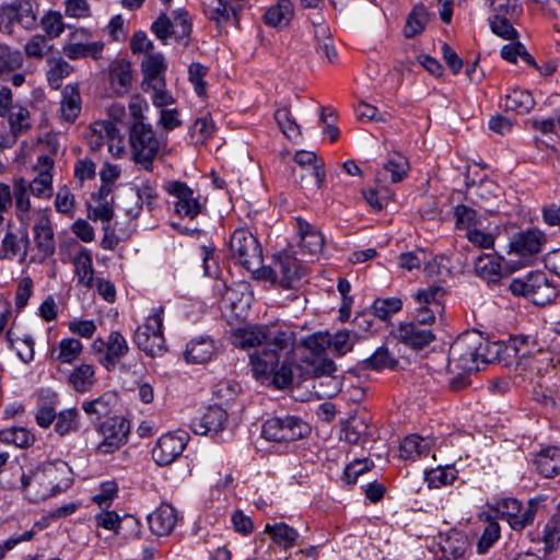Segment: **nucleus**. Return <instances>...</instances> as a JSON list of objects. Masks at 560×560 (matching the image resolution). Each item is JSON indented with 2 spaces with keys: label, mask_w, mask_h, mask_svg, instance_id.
Here are the masks:
<instances>
[{
  "label": "nucleus",
  "mask_w": 560,
  "mask_h": 560,
  "mask_svg": "<svg viewBox=\"0 0 560 560\" xmlns=\"http://www.w3.org/2000/svg\"><path fill=\"white\" fill-rule=\"evenodd\" d=\"M40 26L44 35L49 36L50 39L59 37L66 28L61 13L51 10L42 16Z\"/></svg>",
  "instance_id": "bf43d9fd"
},
{
  "label": "nucleus",
  "mask_w": 560,
  "mask_h": 560,
  "mask_svg": "<svg viewBox=\"0 0 560 560\" xmlns=\"http://www.w3.org/2000/svg\"><path fill=\"white\" fill-rule=\"evenodd\" d=\"M271 272L276 279H279L281 285L284 288L294 287V283L304 276V270L300 262L287 254L278 257L271 268Z\"/></svg>",
  "instance_id": "aec40b11"
},
{
  "label": "nucleus",
  "mask_w": 560,
  "mask_h": 560,
  "mask_svg": "<svg viewBox=\"0 0 560 560\" xmlns=\"http://www.w3.org/2000/svg\"><path fill=\"white\" fill-rule=\"evenodd\" d=\"M96 431L103 438L96 446V452L106 455L116 452L127 443L130 424L125 418L114 416L101 421L96 425Z\"/></svg>",
  "instance_id": "1a4fd4ad"
},
{
  "label": "nucleus",
  "mask_w": 560,
  "mask_h": 560,
  "mask_svg": "<svg viewBox=\"0 0 560 560\" xmlns=\"http://www.w3.org/2000/svg\"><path fill=\"white\" fill-rule=\"evenodd\" d=\"M384 172L390 174L393 183L401 182L408 174L409 162L406 156L398 152L389 154L383 167Z\"/></svg>",
  "instance_id": "4d7b16f0"
},
{
  "label": "nucleus",
  "mask_w": 560,
  "mask_h": 560,
  "mask_svg": "<svg viewBox=\"0 0 560 560\" xmlns=\"http://www.w3.org/2000/svg\"><path fill=\"white\" fill-rule=\"evenodd\" d=\"M402 302L397 298L377 299L374 301L372 310L376 317L386 320L393 314L401 310Z\"/></svg>",
  "instance_id": "680f3d73"
},
{
  "label": "nucleus",
  "mask_w": 560,
  "mask_h": 560,
  "mask_svg": "<svg viewBox=\"0 0 560 560\" xmlns=\"http://www.w3.org/2000/svg\"><path fill=\"white\" fill-rule=\"evenodd\" d=\"M454 215L456 218V228L459 230H472V226L477 224V212L465 206L459 205L454 209Z\"/></svg>",
  "instance_id": "338daca9"
},
{
  "label": "nucleus",
  "mask_w": 560,
  "mask_h": 560,
  "mask_svg": "<svg viewBox=\"0 0 560 560\" xmlns=\"http://www.w3.org/2000/svg\"><path fill=\"white\" fill-rule=\"evenodd\" d=\"M501 57L510 62H516L517 57L522 58L526 63L537 67L534 58L527 52L521 43H511L504 45L501 49Z\"/></svg>",
  "instance_id": "e2e57ef3"
},
{
  "label": "nucleus",
  "mask_w": 560,
  "mask_h": 560,
  "mask_svg": "<svg viewBox=\"0 0 560 560\" xmlns=\"http://www.w3.org/2000/svg\"><path fill=\"white\" fill-rule=\"evenodd\" d=\"M81 113V95L78 84H67L61 92L60 116L73 122Z\"/></svg>",
  "instance_id": "c85d7f7f"
},
{
  "label": "nucleus",
  "mask_w": 560,
  "mask_h": 560,
  "mask_svg": "<svg viewBox=\"0 0 560 560\" xmlns=\"http://www.w3.org/2000/svg\"><path fill=\"white\" fill-rule=\"evenodd\" d=\"M94 522L97 527L114 532L116 535L120 534L124 524L135 526L137 528L139 527L138 521L132 516H125L121 518L114 511H102L95 515Z\"/></svg>",
  "instance_id": "79ce46f5"
},
{
  "label": "nucleus",
  "mask_w": 560,
  "mask_h": 560,
  "mask_svg": "<svg viewBox=\"0 0 560 560\" xmlns=\"http://www.w3.org/2000/svg\"><path fill=\"white\" fill-rule=\"evenodd\" d=\"M74 273L81 285L91 288L94 280V268L91 253L83 248L72 258Z\"/></svg>",
  "instance_id": "ea45409f"
},
{
  "label": "nucleus",
  "mask_w": 560,
  "mask_h": 560,
  "mask_svg": "<svg viewBox=\"0 0 560 560\" xmlns=\"http://www.w3.org/2000/svg\"><path fill=\"white\" fill-rule=\"evenodd\" d=\"M213 353V341L208 337H201L191 340L186 346L185 359L188 363L203 364L212 358Z\"/></svg>",
  "instance_id": "4c0bfd02"
},
{
  "label": "nucleus",
  "mask_w": 560,
  "mask_h": 560,
  "mask_svg": "<svg viewBox=\"0 0 560 560\" xmlns=\"http://www.w3.org/2000/svg\"><path fill=\"white\" fill-rule=\"evenodd\" d=\"M166 65L162 54H150L142 61L144 79L152 84L159 83V85H163L161 75L164 73Z\"/></svg>",
  "instance_id": "8fccbe9b"
},
{
  "label": "nucleus",
  "mask_w": 560,
  "mask_h": 560,
  "mask_svg": "<svg viewBox=\"0 0 560 560\" xmlns=\"http://www.w3.org/2000/svg\"><path fill=\"white\" fill-rule=\"evenodd\" d=\"M31 192L26 188V179L23 177L13 180L12 198L15 201V210L18 219L24 223L27 220L31 210Z\"/></svg>",
  "instance_id": "c03bdc74"
},
{
  "label": "nucleus",
  "mask_w": 560,
  "mask_h": 560,
  "mask_svg": "<svg viewBox=\"0 0 560 560\" xmlns=\"http://www.w3.org/2000/svg\"><path fill=\"white\" fill-rule=\"evenodd\" d=\"M478 365L487 364V363H506V350H511L512 348H506L505 342L501 341H489L483 340L480 335H478Z\"/></svg>",
  "instance_id": "72a5a7b5"
},
{
  "label": "nucleus",
  "mask_w": 560,
  "mask_h": 560,
  "mask_svg": "<svg viewBox=\"0 0 560 560\" xmlns=\"http://www.w3.org/2000/svg\"><path fill=\"white\" fill-rule=\"evenodd\" d=\"M97 205L95 207H89L88 209V218L90 220H101L106 225L109 224L110 220L114 217V209L112 207L113 201H96Z\"/></svg>",
  "instance_id": "774afa93"
},
{
  "label": "nucleus",
  "mask_w": 560,
  "mask_h": 560,
  "mask_svg": "<svg viewBox=\"0 0 560 560\" xmlns=\"http://www.w3.org/2000/svg\"><path fill=\"white\" fill-rule=\"evenodd\" d=\"M328 345H331L339 354H345L352 348L350 332L347 330L338 331L332 337L313 335L305 340V346L316 352L325 350Z\"/></svg>",
  "instance_id": "b1692460"
},
{
  "label": "nucleus",
  "mask_w": 560,
  "mask_h": 560,
  "mask_svg": "<svg viewBox=\"0 0 560 560\" xmlns=\"http://www.w3.org/2000/svg\"><path fill=\"white\" fill-rule=\"evenodd\" d=\"M70 467L62 460L44 463L22 474V490L32 502L46 500L70 486Z\"/></svg>",
  "instance_id": "f03ea898"
},
{
  "label": "nucleus",
  "mask_w": 560,
  "mask_h": 560,
  "mask_svg": "<svg viewBox=\"0 0 560 560\" xmlns=\"http://www.w3.org/2000/svg\"><path fill=\"white\" fill-rule=\"evenodd\" d=\"M83 345L75 338H63L50 350V359L60 364H71L82 353Z\"/></svg>",
  "instance_id": "473e14b6"
},
{
  "label": "nucleus",
  "mask_w": 560,
  "mask_h": 560,
  "mask_svg": "<svg viewBox=\"0 0 560 560\" xmlns=\"http://www.w3.org/2000/svg\"><path fill=\"white\" fill-rule=\"evenodd\" d=\"M30 248V236L26 230L20 234L13 231H7L1 242L0 259L12 260L19 257V261L23 264L26 260Z\"/></svg>",
  "instance_id": "f3484780"
},
{
  "label": "nucleus",
  "mask_w": 560,
  "mask_h": 560,
  "mask_svg": "<svg viewBox=\"0 0 560 560\" xmlns=\"http://www.w3.org/2000/svg\"><path fill=\"white\" fill-rule=\"evenodd\" d=\"M478 335L464 334L451 346L448 351V364L453 370L463 372L479 371L478 365Z\"/></svg>",
  "instance_id": "6e6552de"
},
{
  "label": "nucleus",
  "mask_w": 560,
  "mask_h": 560,
  "mask_svg": "<svg viewBox=\"0 0 560 560\" xmlns=\"http://www.w3.org/2000/svg\"><path fill=\"white\" fill-rule=\"evenodd\" d=\"M296 223L300 235V246L303 253L310 255L319 253L324 246V237L322 234L301 218L296 219Z\"/></svg>",
  "instance_id": "2f4dec72"
},
{
  "label": "nucleus",
  "mask_w": 560,
  "mask_h": 560,
  "mask_svg": "<svg viewBox=\"0 0 560 560\" xmlns=\"http://www.w3.org/2000/svg\"><path fill=\"white\" fill-rule=\"evenodd\" d=\"M486 520L488 524L483 528L481 537L477 544V550L479 553L487 552L501 536V527L499 523L490 516H487Z\"/></svg>",
  "instance_id": "052dcab7"
},
{
  "label": "nucleus",
  "mask_w": 560,
  "mask_h": 560,
  "mask_svg": "<svg viewBox=\"0 0 560 560\" xmlns=\"http://www.w3.org/2000/svg\"><path fill=\"white\" fill-rule=\"evenodd\" d=\"M233 343L242 349L256 348L249 358L257 377L272 376L278 388L292 383L295 361V334L279 323L253 325L234 330Z\"/></svg>",
  "instance_id": "f257e3e1"
},
{
  "label": "nucleus",
  "mask_w": 560,
  "mask_h": 560,
  "mask_svg": "<svg viewBox=\"0 0 560 560\" xmlns=\"http://www.w3.org/2000/svg\"><path fill=\"white\" fill-rule=\"evenodd\" d=\"M397 337L402 343L415 349H421L434 340V334L430 327L413 320L401 324Z\"/></svg>",
  "instance_id": "6ab92c4d"
},
{
  "label": "nucleus",
  "mask_w": 560,
  "mask_h": 560,
  "mask_svg": "<svg viewBox=\"0 0 560 560\" xmlns=\"http://www.w3.org/2000/svg\"><path fill=\"white\" fill-rule=\"evenodd\" d=\"M476 273L490 283H497L501 279V265L492 256H479L475 261Z\"/></svg>",
  "instance_id": "09e8293b"
},
{
  "label": "nucleus",
  "mask_w": 560,
  "mask_h": 560,
  "mask_svg": "<svg viewBox=\"0 0 560 560\" xmlns=\"http://www.w3.org/2000/svg\"><path fill=\"white\" fill-rule=\"evenodd\" d=\"M428 22L429 13L425 7L422 3L416 4L406 20V24L404 26L405 37L412 38L422 33Z\"/></svg>",
  "instance_id": "a18cd8bd"
},
{
  "label": "nucleus",
  "mask_w": 560,
  "mask_h": 560,
  "mask_svg": "<svg viewBox=\"0 0 560 560\" xmlns=\"http://www.w3.org/2000/svg\"><path fill=\"white\" fill-rule=\"evenodd\" d=\"M534 105L535 101L530 92L520 89H513L509 94H506L503 103V106L508 110H514L522 114L529 113Z\"/></svg>",
  "instance_id": "49530a36"
},
{
  "label": "nucleus",
  "mask_w": 560,
  "mask_h": 560,
  "mask_svg": "<svg viewBox=\"0 0 560 560\" xmlns=\"http://www.w3.org/2000/svg\"><path fill=\"white\" fill-rule=\"evenodd\" d=\"M230 256L248 271H256L262 264V253L258 241L246 229L233 232L229 243Z\"/></svg>",
  "instance_id": "0eeeda50"
},
{
  "label": "nucleus",
  "mask_w": 560,
  "mask_h": 560,
  "mask_svg": "<svg viewBox=\"0 0 560 560\" xmlns=\"http://www.w3.org/2000/svg\"><path fill=\"white\" fill-rule=\"evenodd\" d=\"M67 383L79 394L90 392L96 384L94 366L88 363L75 366L68 374Z\"/></svg>",
  "instance_id": "c756f323"
},
{
  "label": "nucleus",
  "mask_w": 560,
  "mask_h": 560,
  "mask_svg": "<svg viewBox=\"0 0 560 560\" xmlns=\"http://www.w3.org/2000/svg\"><path fill=\"white\" fill-rule=\"evenodd\" d=\"M457 478L454 466H439L425 471V480L430 488H441L451 485Z\"/></svg>",
  "instance_id": "603ef678"
},
{
  "label": "nucleus",
  "mask_w": 560,
  "mask_h": 560,
  "mask_svg": "<svg viewBox=\"0 0 560 560\" xmlns=\"http://www.w3.org/2000/svg\"><path fill=\"white\" fill-rule=\"evenodd\" d=\"M490 509L495 514L508 522L513 530L521 532L528 525H532L536 518L539 509V502L532 499L527 502L526 506L513 498H504L495 500Z\"/></svg>",
  "instance_id": "39448f33"
},
{
  "label": "nucleus",
  "mask_w": 560,
  "mask_h": 560,
  "mask_svg": "<svg viewBox=\"0 0 560 560\" xmlns=\"http://www.w3.org/2000/svg\"><path fill=\"white\" fill-rule=\"evenodd\" d=\"M188 434L185 431L162 435L152 450V457L160 466L172 464L185 450Z\"/></svg>",
  "instance_id": "f8f14e48"
},
{
  "label": "nucleus",
  "mask_w": 560,
  "mask_h": 560,
  "mask_svg": "<svg viewBox=\"0 0 560 560\" xmlns=\"http://www.w3.org/2000/svg\"><path fill=\"white\" fill-rule=\"evenodd\" d=\"M336 372V365L331 360H323L314 368V376L316 384L314 387H322L325 378L329 382V388L322 390V396L331 397L340 390V382L334 376Z\"/></svg>",
  "instance_id": "f704fd0d"
},
{
  "label": "nucleus",
  "mask_w": 560,
  "mask_h": 560,
  "mask_svg": "<svg viewBox=\"0 0 560 560\" xmlns=\"http://www.w3.org/2000/svg\"><path fill=\"white\" fill-rule=\"evenodd\" d=\"M151 31L163 44H166L170 38L180 42L190 35L191 22L188 13L183 10L175 11L173 19L162 13L152 23Z\"/></svg>",
  "instance_id": "9d476101"
},
{
  "label": "nucleus",
  "mask_w": 560,
  "mask_h": 560,
  "mask_svg": "<svg viewBox=\"0 0 560 560\" xmlns=\"http://www.w3.org/2000/svg\"><path fill=\"white\" fill-rule=\"evenodd\" d=\"M86 140L90 148L94 151L107 144L108 151L114 156H119L125 150L124 138L116 125L110 120L93 122L86 133Z\"/></svg>",
  "instance_id": "9b49d317"
},
{
  "label": "nucleus",
  "mask_w": 560,
  "mask_h": 560,
  "mask_svg": "<svg viewBox=\"0 0 560 560\" xmlns=\"http://www.w3.org/2000/svg\"><path fill=\"white\" fill-rule=\"evenodd\" d=\"M399 451L404 459L421 458L430 454V442L417 434H411L404 439Z\"/></svg>",
  "instance_id": "37998d69"
},
{
  "label": "nucleus",
  "mask_w": 560,
  "mask_h": 560,
  "mask_svg": "<svg viewBox=\"0 0 560 560\" xmlns=\"http://www.w3.org/2000/svg\"><path fill=\"white\" fill-rule=\"evenodd\" d=\"M294 161L302 171H310V182L316 189H320L326 177L324 162L314 152L306 150L298 151Z\"/></svg>",
  "instance_id": "393cba45"
},
{
  "label": "nucleus",
  "mask_w": 560,
  "mask_h": 560,
  "mask_svg": "<svg viewBox=\"0 0 560 560\" xmlns=\"http://www.w3.org/2000/svg\"><path fill=\"white\" fill-rule=\"evenodd\" d=\"M293 16V5L291 0H279L264 15L266 24L277 27L287 25Z\"/></svg>",
  "instance_id": "de8ad7c7"
},
{
  "label": "nucleus",
  "mask_w": 560,
  "mask_h": 560,
  "mask_svg": "<svg viewBox=\"0 0 560 560\" xmlns=\"http://www.w3.org/2000/svg\"><path fill=\"white\" fill-rule=\"evenodd\" d=\"M265 533L283 549L292 548L300 536L296 529L285 523L266 524Z\"/></svg>",
  "instance_id": "a19ab883"
},
{
  "label": "nucleus",
  "mask_w": 560,
  "mask_h": 560,
  "mask_svg": "<svg viewBox=\"0 0 560 560\" xmlns=\"http://www.w3.org/2000/svg\"><path fill=\"white\" fill-rule=\"evenodd\" d=\"M546 242V234L533 228L516 233L510 242V247L518 256L528 257L541 252Z\"/></svg>",
  "instance_id": "4468645a"
},
{
  "label": "nucleus",
  "mask_w": 560,
  "mask_h": 560,
  "mask_svg": "<svg viewBox=\"0 0 560 560\" xmlns=\"http://www.w3.org/2000/svg\"><path fill=\"white\" fill-rule=\"evenodd\" d=\"M440 549L446 560H459L468 549V539L460 532H451L442 538Z\"/></svg>",
  "instance_id": "e433bc0d"
},
{
  "label": "nucleus",
  "mask_w": 560,
  "mask_h": 560,
  "mask_svg": "<svg viewBox=\"0 0 560 560\" xmlns=\"http://www.w3.org/2000/svg\"><path fill=\"white\" fill-rule=\"evenodd\" d=\"M228 421L226 411L218 406H210L207 410L198 418L191 421L190 428L196 434H210L217 435L224 428Z\"/></svg>",
  "instance_id": "2eb2a0df"
},
{
  "label": "nucleus",
  "mask_w": 560,
  "mask_h": 560,
  "mask_svg": "<svg viewBox=\"0 0 560 560\" xmlns=\"http://www.w3.org/2000/svg\"><path fill=\"white\" fill-rule=\"evenodd\" d=\"M529 300L536 305H546L557 296L556 287L544 272L532 273Z\"/></svg>",
  "instance_id": "cd10ccee"
},
{
  "label": "nucleus",
  "mask_w": 560,
  "mask_h": 560,
  "mask_svg": "<svg viewBox=\"0 0 560 560\" xmlns=\"http://www.w3.org/2000/svg\"><path fill=\"white\" fill-rule=\"evenodd\" d=\"M506 348H512L511 350H506V357L512 358H526L532 355L536 350L535 339L528 336H516L509 340L505 343Z\"/></svg>",
  "instance_id": "13d9d810"
},
{
  "label": "nucleus",
  "mask_w": 560,
  "mask_h": 560,
  "mask_svg": "<svg viewBox=\"0 0 560 560\" xmlns=\"http://www.w3.org/2000/svg\"><path fill=\"white\" fill-rule=\"evenodd\" d=\"M275 119L283 135L293 142L302 139L301 128L295 121L289 108L283 107L275 113Z\"/></svg>",
  "instance_id": "3c124183"
},
{
  "label": "nucleus",
  "mask_w": 560,
  "mask_h": 560,
  "mask_svg": "<svg viewBox=\"0 0 560 560\" xmlns=\"http://www.w3.org/2000/svg\"><path fill=\"white\" fill-rule=\"evenodd\" d=\"M397 361L390 355L389 351L385 347L377 348L374 353L360 362L362 370H384L393 369Z\"/></svg>",
  "instance_id": "5fc2aeb1"
},
{
  "label": "nucleus",
  "mask_w": 560,
  "mask_h": 560,
  "mask_svg": "<svg viewBox=\"0 0 560 560\" xmlns=\"http://www.w3.org/2000/svg\"><path fill=\"white\" fill-rule=\"evenodd\" d=\"M0 442L23 448L33 444L34 435L23 427H12L0 430Z\"/></svg>",
  "instance_id": "864d4df0"
},
{
  "label": "nucleus",
  "mask_w": 560,
  "mask_h": 560,
  "mask_svg": "<svg viewBox=\"0 0 560 560\" xmlns=\"http://www.w3.org/2000/svg\"><path fill=\"white\" fill-rule=\"evenodd\" d=\"M118 405V398L115 393L106 392L95 399L82 402V410L88 416H95L96 419L110 418Z\"/></svg>",
  "instance_id": "7c9ffc66"
},
{
  "label": "nucleus",
  "mask_w": 560,
  "mask_h": 560,
  "mask_svg": "<svg viewBox=\"0 0 560 560\" xmlns=\"http://www.w3.org/2000/svg\"><path fill=\"white\" fill-rule=\"evenodd\" d=\"M513 18H505L502 15H492L490 18V27L494 34L504 39H515L517 32L511 24Z\"/></svg>",
  "instance_id": "0e129e2a"
},
{
  "label": "nucleus",
  "mask_w": 560,
  "mask_h": 560,
  "mask_svg": "<svg viewBox=\"0 0 560 560\" xmlns=\"http://www.w3.org/2000/svg\"><path fill=\"white\" fill-rule=\"evenodd\" d=\"M34 242L43 258H47L55 253V236L48 213L43 212L38 215L33 228Z\"/></svg>",
  "instance_id": "4be33fe9"
},
{
  "label": "nucleus",
  "mask_w": 560,
  "mask_h": 560,
  "mask_svg": "<svg viewBox=\"0 0 560 560\" xmlns=\"http://www.w3.org/2000/svg\"><path fill=\"white\" fill-rule=\"evenodd\" d=\"M162 314V307L153 308L133 334V342L150 357H160L166 351Z\"/></svg>",
  "instance_id": "20e7f679"
},
{
  "label": "nucleus",
  "mask_w": 560,
  "mask_h": 560,
  "mask_svg": "<svg viewBox=\"0 0 560 560\" xmlns=\"http://www.w3.org/2000/svg\"><path fill=\"white\" fill-rule=\"evenodd\" d=\"M46 65L47 82L49 86L55 90L60 89L63 80L68 78L73 71V67L58 52L54 57L48 58Z\"/></svg>",
  "instance_id": "c9c22d12"
},
{
  "label": "nucleus",
  "mask_w": 560,
  "mask_h": 560,
  "mask_svg": "<svg viewBox=\"0 0 560 560\" xmlns=\"http://www.w3.org/2000/svg\"><path fill=\"white\" fill-rule=\"evenodd\" d=\"M54 161L47 155L39 156L36 168L37 176L32 180H26V188L37 198H50L52 196V175L50 173Z\"/></svg>",
  "instance_id": "dca6fc26"
},
{
  "label": "nucleus",
  "mask_w": 560,
  "mask_h": 560,
  "mask_svg": "<svg viewBox=\"0 0 560 560\" xmlns=\"http://www.w3.org/2000/svg\"><path fill=\"white\" fill-rule=\"evenodd\" d=\"M538 472L546 477L552 478L560 472V448L548 447L542 450L535 459Z\"/></svg>",
  "instance_id": "58836bf2"
},
{
  "label": "nucleus",
  "mask_w": 560,
  "mask_h": 560,
  "mask_svg": "<svg viewBox=\"0 0 560 560\" xmlns=\"http://www.w3.org/2000/svg\"><path fill=\"white\" fill-rule=\"evenodd\" d=\"M57 52L52 39L43 34L32 35L24 45L25 57L30 60H47Z\"/></svg>",
  "instance_id": "bb28decb"
},
{
  "label": "nucleus",
  "mask_w": 560,
  "mask_h": 560,
  "mask_svg": "<svg viewBox=\"0 0 560 560\" xmlns=\"http://www.w3.org/2000/svg\"><path fill=\"white\" fill-rule=\"evenodd\" d=\"M128 351L129 346L126 338L119 331H112L106 341V350L100 362L107 371H113Z\"/></svg>",
  "instance_id": "5701e85b"
},
{
  "label": "nucleus",
  "mask_w": 560,
  "mask_h": 560,
  "mask_svg": "<svg viewBox=\"0 0 560 560\" xmlns=\"http://www.w3.org/2000/svg\"><path fill=\"white\" fill-rule=\"evenodd\" d=\"M261 433L268 441L289 443L308 435L311 427L296 416L273 417L265 421Z\"/></svg>",
  "instance_id": "423d86ee"
},
{
  "label": "nucleus",
  "mask_w": 560,
  "mask_h": 560,
  "mask_svg": "<svg viewBox=\"0 0 560 560\" xmlns=\"http://www.w3.org/2000/svg\"><path fill=\"white\" fill-rule=\"evenodd\" d=\"M178 521L176 510L166 503L161 504L148 515L150 530L156 536L170 535Z\"/></svg>",
  "instance_id": "412c9836"
},
{
  "label": "nucleus",
  "mask_w": 560,
  "mask_h": 560,
  "mask_svg": "<svg viewBox=\"0 0 560 560\" xmlns=\"http://www.w3.org/2000/svg\"><path fill=\"white\" fill-rule=\"evenodd\" d=\"M132 82L131 65L121 59L109 67V86L116 95L128 93Z\"/></svg>",
  "instance_id": "a878e982"
},
{
  "label": "nucleus",
  "mask_w": 560,
  "mask_h": 560,
  "mask_svg": "<svg viewBox=\"0 0 560 560\" xmlns=\"http://www.w3.org/2000/svg\"><path fill=\"white\" fill-rule=\"evenodd\" d=\"M214 125L208 116L197 118L190 127V136L196 143H203L213 132Z\"/></svg>",
  "instance_id": "69168bd1"
},
{
  "label": "nucleus",
  "mask_w": 560,
  "mask_h": 560,
  "mask_svg": "<svg viewBox=\"0 0 560 560\" xmlns=\"http://www.w3.org/2000/svg\"><path fill=\"white\" fill-rule=\"evenodd\" d=\"M166 192L177 199L175 211L179 215L196 218L201 211V205L194 197V191L183 182L171 180L164 185Z\"/></svg>",
  "instance_id": "ddd939ff"
},
{
  "label": "nucleus",
  "mask_w": 560,
  "mask_h": 560,
  "mask_svg": "<svg viewBox=\"0 0 560 560\" xmlns=\"http://www.w3.org/2000/svg\"><path fill=\"white\" fill-rule=\"evenodd\" d=\"M80 425V413L75 408H69L57 415L55 431L65 436L71 432H75Z\"/></svg>",
  "instance_id": "6e6d98bb"
},
{
  "label": "nucleus",
  "mask_w": 560,
  "mask_h": 560,
  "mask_svg": "<svg viewBox=\"0 0 560 560\" xmlns=\"http://www.w3.org/2000/svg\"><path fill=\"white\" fill-rule=\"evenodd\" d=\"M10 22L20 23L24 28L32 30L37 24L38 4L35 0H14L3 10Z\"/></svg>",
  "instance_id": "a211bd4d"
},
{
  "label": "nucleus",
  "mask_w": 560,
  "mask_h": 560,
  "mask_svg": "<svg viewBox=\"0 0 560 560\" xmlns=\"http://www.w3.org/2000/svg\"><path fill=\"white\" fill-rule=\"evenodd\" d=\"M129 143L136 163L152 171V162L166 147V140L156 136L150 124L133 121L129 129Z\"/></svg>",
  "instance_id": "7ed1b4c3"
}]
</instances>
